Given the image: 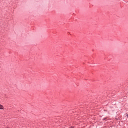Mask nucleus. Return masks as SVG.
Listing matches in <instances>:
<instances>
[{
  "label": "nucleus",
  "mask_w": 128,
  "mask_h": 128,
  "mask_svg": "<svg viewBox=\"0 0 128 128\" xmlns=\"http://www.w3.org/2000/svg\"><path fill=\"white\" fill-rule=\"evenodd\" d=\"M0 110H4V106L2 104H0Z\"/></svg>",
  "instance_id": "1"
},
{
  "label": "nucleus",
  "mask_w": 128,
  "mask_h": 128,
  "mask_svg": "<svg viewBox=\"0 0 128 128\" xmlns=\"http://www.w3.org/2000/svg\"><path fill=\"white\" fill-rule=\"evenodd\" d=\"M104 120H106V118H104Z\"/></svg>",
  "instance_id": "2"
}]
</instances>
